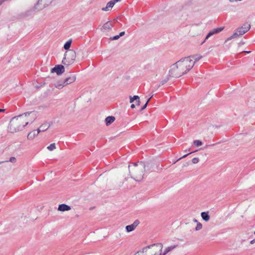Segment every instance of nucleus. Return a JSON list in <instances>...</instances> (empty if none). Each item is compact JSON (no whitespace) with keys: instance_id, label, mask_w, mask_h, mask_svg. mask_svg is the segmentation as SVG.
Listing matches in <instances>:
<instances>
[{"instance_id":"nucleus-1","label":"nucleus","mask_w":255,"mask_h":255,"mask_svg":"<svg viewBox=\"0 0 255 255\" xmlns=\"http://www.w3.org/2000/svg\"><path fill=\"white\" fill-rule=\"evenodd\" d=\"M145 164L144 162L133 163L128 165L129 172L131 177L136 181H140L143 178Z\"/></svg>"},{"instance_id":"nucleus-2","label":"nucleus","mask_w":255,"mask_h":255,"mask_svg":"<svg viewBox=\"0 0 255 255\" xmlns=\"http://www.w3.org/2000/svg\"><path fill=\"white\" fill-rule=\"evenodd\" d=\"M26 115H18L13 117L10 121L8 130L11 133L22 130L26 126L24 123Z\"/></svg>"},{"instance_id":"nucleus-3","label":"nucleus","mask_w":255,"mask_h":255,"mask_svg":"<svg viewBox=\"0 0 255 255\" xmlns=\"http://www.w3.org/2000/svg\"><path fill=\"white\" fill-rule=\"evenodd\" d=\"M177 65L181 71L183 72V74H185L193 68L194 63L192 62L191 58L187 57L178 61Z\"/></svg>"},{"instance_id":"nucleus-4","label":"nucleus","mask_w":255,"mask_h":255,"mask_svg":"<svg viewBox=\"0 0 255 255\" xmlns=\"http://www.w3.org/2000/svg\"><path fill=\"white\" fill-rule=\"evenodd\" d=\"M76 56V52L74 50L71 49L67 51L65 53L62 62L65 65H70L74 62Z\"/></svg>"},{"instance_id":"nucleus-5","label":"nucleus","mask_w":255,"mask_h":255,"mask_svg":"<svg viewBox=\"0 0 255 255\" xmlns=\"http://www.w3.org/2000/svg\"><path fill=\"white\" fill-rule=\"evenodd\" d=\"M251 27L250 24L246 23L242 27L237 29L233 35L228 38L226 41L230 40L238 36L242 35L248 31Z\"/></svg>"},{"instance_id":"nucleus-6","label":"nucleus","mask_w":255,"mask_h":255,"mask_svg":"<svg viewBox=\"0 0 255 255\" xmlns=\"http://www.w3.org/2000/svg\"><path fill=\"white\" fill-rule=\"evenodd\" d=\"M169 75L172 77L179 78L184 75V74L183 72H182L180 69L179 68L178 66L177 65V62H176L171 66Z\"/></svg>"},{"instance_id":"nucleus-7","label":"nucleus","mask_w":255,"mask_h":255,"mask_svg":"<svg viewBox=\"0 0 255 255\" xmlns=\"http://www.w3.org/2000/svg\"><path fill=\"white\" fill-rule=\"evenodd\" d=\"M53 0H38L34 6V9L37 10H41L50 5Z\"/></svg>"},{"instance_id":"nucleus-8","label":"nucleus","mask_w":255,"mask_h":255,"mask_svg":"<svg viewBox=\"0 0 255 255\" xmlns=\"http://www.w3.org/2000/svg\"><path fill=\"white\" fill-rule=\"evenodd\" d=\"M21 115H26L24 123L27 126L29 123H32L34 121L36 114L34 112H30L25 113Z\"/></svg>"},{"instance_id":"nucleus-9","label":"nucleus","mask_w":255,"mask_h":255,"mask_svg":"<svg viewBox=\"0 0 255 255\" xmlns=\"http://www.w3.org/2000/svg\"><path fill=\"white\" fill-rule=\"evenodd\" d=\"M224 27H218L216 28H214L212 29L209 31V32L208 33V34L206 35L204 40L203 41L202 44L205 42V41L211 36H213V35L215 34H217L221 32L223 29Z\"/></svg>"},{"instance_id":"nucleus-10","label":"nucleus","mask_w":255,"mask_h":255,"mask_svg":"<svg viewBox=\"0 0 255 255\" xmlns=\"http://www.w3.org/2000/svg\"><path fill=\"white\" fill-rule=\"evenodd\" d=\"M64 72V67L62 65H58L55 66L51 69V72H55L57 75H61Z\"/></svg>"},{"instance_id":"nucleus-11","label":"nucleus","mask_w":255,"mask_h":255,"mask_svg":"<svg viewBox=\"0 0 255 255\" xmlns=\"http://www.w3.org/2000/svg\"><path fill=\"white\" fill-rule=\"evenodd\" d=\"M76 77L75 74H71L69 77H67L64 81L66 86L71 84L75 81Z\"/></svg>"},{"instance_id":"nucleus-12","label":"nucleus","mask_w":255,"mask_h":255,"mask_svg":"<svg viewBox=\"0 0 255 255\" xmlns=\"http://www.w3.org/2000/svg\"><path fill=\"white\" fill-rule=\"evenodd\" d=\"M71 209V208L70 206L67 205L65 204H60L58 208V210L60 211H69Z\"/></svg>"},{"instance_id":"nucleus-13","label":"nucleus","mask_w":255,"mask_h":255,"mask_svg":"<svg viewBox=\"0 0 255 255\" xmlns=\"http://www.w3.org/2000/svg\"><path fill=\"white\" fill-rule=\"evenodd\" d=\"M153 245H149L148 246L145 248H143L141 251H138L137 253H136L134 255H145V253L147 252V250L148 249L151 248V247H153Z\"/></svg>"},{"instance_id":"nucleus-14","label":"nucleus","mask_w":255,"mask_h":255,"mask_svg":"<svg viewBox=\"0 0 255 255\" xmlns=\"http://www.w3.org/2000/svg\"><path fill=\"white\" fill-rule=\"evenodd\" d=\"M40 132L39 131L38 129L37 130H33V131L29 132L27 135V138L29 139H33L36 136H37L38 133Z\"/></svg>"},{"instance_id":"nucleus-15","label":"nucleus","mask_w":255,"mask_h":255,"mask_svg":"<svg viewBox=\"0 0 255 255\" xmlns=\"http://www.w3.org/2000/svg\"><path fill=\"white\" fill-rule=\"evenodd\" d=\"M116 2L114 0H111L108 2L107 4V5L105 7L102 8V10L103 11H108L109 10L110 8H112L114 5H115Z\"/></svg>"},{"instance_id":"nucleus-16","label":"nucleus","mask_w":255,"mask_h":255,"mask_svg":"<svg viewBox=\"0 0 255 255\" xmlns=\"http://www.w3.org/2000/svg\"><path fill=\"white\" fill-rule=\"evenodd\" d=\"M50 124L48 123H45L43 124L41 126L39 127V128H38L39 131H44L46 130L49 127H50Z\"/></svg>"},{"instance_id":"nucleus-17","label":"nucleus","mask_w":255,"mask_h":255,"mask_svg":"<svg viewBox=\"0 0 255 255\" xmlns=\"http://www.w3.org/2000/svg\"><path fill=\"white\" fill-rule=\"evenodd\" d=\"M113 27V25L111 21H108L103 26V29L105 30H110Z\"/></svg>"},{"instance_id":"nucleus-18","label":"nucleus","mask_w":255,"mask_h":255,"mask_svg":"<svg viewBox=\"0 0 255 255\" xmlns=\"http://www.w3.org/2000/svg\"><path fill=\"white\" fill-rule=\"evenodd\" d=\"M188 57L191 58V59L192 62H193L194 65L196 62L198 61L199 60H200L201 59L202 56L201 55H195L189 56Z\"/></svg>"},{"instance_id":"nucleus-19","label":"nucleus","mask_w":255,"mask_h":255,"mask_svg":"<svg viewBox=\"0 0 255 255\" xmlns=\"http://www.w3.org/2000/svg\"><path fill=\"white\" fill-rule=\"evenodd\" d=\"M115 120V118L113 116H109L105 119L107 126L111 125Z\"/></svg>"},{"instance_id":"nucleus-20","label":"nucleus","mask_w":255,"mask_h":255,"mask_svg":"<svg viewBox=\"0 0 255 255\" xmlns=\"http://www.w3.org/2000/svg\"><path fill=\"white\" fill-rule=\"evenodd\" d=\"M201 216L203 220L206 222L208 221L210 219V216L209 215L208 212H202Z\"/></svg>"},{"instance_id":"nucleus-21","label":"nucleus","mask_w":255,"mask_h":255,"mask_svg":"<svg viewBox=\"0 0 255 255\" xmlns=\"http://www.w3.org/2000/svg\"><path fill=\"white\" fill-rule=\"evenodd\" d=\"M129 99V102L130 103H133L134 101H136V102L138 103V105H139L140 100L139 97L138 96H134L133 97L130 96Z\"/></svg>"},{"instance_id":"nucleus-22","label":"nucleus","mask_w":255,"mask_h":255,"mask_svg":"<svg viewBox=\"0 0 255 255\" xmlns=\"http://www.w3.org/2000/svg\"><path fill=\"white\" fill-rule=\"evenodd\" d=\"M35 10V9H34V7L33 8V9H30L27 10L26 11L22 13V15L24 17H27L30 16L32 14L33 11Z\"/></svg>"},{"instance_id":"nucleus-23","label":"nucleus","mask_w":255,"mask_h":255,"mask_svg":"<svg viewBox=\"0 0 255 255\" xmlns=\"http://www.w3.org/2000/svg\"><path fill=\"white\" fill-rule=\"evenodd\" d=\"M55 87L58 89H61L62 88H63L64 86H66L65 84L64 83V81L61 82H59L56 84H55Z\"/></svg>"},{"instance_id":"nucleus-24","label":"nucleus","mask_w":255,"mask_h":255,"mask_svg":"<svg viewBox=\"0 0 255 255\" xmlns=\"http://www.w3.org/2000/svg\"><path fill=\"white\" fill-rule=\"evenodd\" d=\"M71 43H72V40H69L68 41H67L64 45V49L65 50H68L71 46Z\"/></svg>"},{"instance_id":"nucleus-25","label":"nucleus","mask_w":255,"mask_h":255,"mask_svg":"<svg viewBox=\"0 0 255 255\" xmlns=\"http://www.w3.org/2000/svg\"><path fill=\"white\" fill-rule=\"evenodd\" d=\"M135 227L132 224L128 225L126 227V231L127 232H130L135 229Z\"/></svg>"},{"instance_id":"nucleus-26","label":"nucleus","mask_w":255,"mask_h":255,"mask_svg":"<svg viewBox=\"0 0 255 255\" xmlns=\"http://www.w3.org/2000/svg\"><path fill=\"white\" fill-rule=\"evenodd\" d=\"M47 148L49 151L53 150L54 149H55L56 148L55 143H53L50 144L48 146H47Z\"/></svg>"},{"instance_id":"nucleus-27","label":"nucleus","mask_w":255,"mask_h":255,"mask_svg":"<svg viewBox=\"0 0 255 255\" xmlns=\"http://www.w3.org/2000/svg\"><path fill=\"white\" fill-rule=\"evenodd\" d=\"M193 143L196 146H199L202 144V141L199 140H195L193 141Z\"/></svg>"},{"instance_id":"nucleus-28","label":"nucleus","mask_w":255,"mask_h":255,"mask_svg":"<svg viewBox=\"0 0 255 255\" xmlns=\"http://www.w3.org/2000/svg\"><path fill=\"white\" fill-rule=\"evenodd\" d=\"M152 96H151L150 97H149V98L147 100V101H146V102L145 103V104L144 105V106L141 108V110H143L144 109H145L146 107H147V105L149 102V101H150V100L151 99V98H152Z\"/></svg>"},{"instance_id":"nucleus-29","label":"nucleus","mask_w":255,"mask_h":255,"mask_svg":"<svg viewBox=\"0 0 255 255\" xmlns=\"http://www.w3.org/2000/svg\"><path fill=\"white\" fill-rule=\"evenodd\" d=\"M202 228V225L201 223H198L197 224V226L195 228V230L196 231H199L200 230H201Z\"/></svg>"},{"instance_id":"nucleus-30","label":"nucleus","mask_w":255,"mask_h":255,"mask_svg":"<svg viewBox=\"0 0 255 255\" xmlns=\"http://www.w3.org/2000/svg\"><path fill=\"white\" fill-rule=\"evenodd\" d=\"M192 161L193 163L196 164L199 161V159L198 158L195 157L192 159Z\"/></svg>"},{"instance_id":"nucleus-31","label":"nucleus","mask_w":255,"mask_h":255,"mask_svg":"<svg viewBox=\"0 0 255 255\" xmlns=\"http://www.w3.org/2000/svg\"><path fill=\"white\" fill-rule=\"evenodd\" d=\"M16 161V158L14 157H11L9 158V161L12 163H15Z\"/></svg>"},{"instance_id":"nucleus-32","label":"nucleus","mask_w":255,"mask_h":255,"mask_svg":"<svg viewBox=\"0 0 255 255\" xmlns=\"http://www.w3.org/2000/svg\"><path fill=\"white\" fill-rule=\"evenodd\" d=\"M139 221H138V220H135V221H134V222L132 224V225L133 226H134V227L135 228H136V227L138 226V225L139 224Z\"/></svg>"},{"instance_id":"nucleus-33","label":"nucleus","mask_w":255,"mask_h":255,"mask_svg":"<svg viewBox=\"0 0 255 255\" xmlns=\"http://www.w3.org/2000/svg\"><path fill=\"white\" fill-rule=\"evenodd\" d=\"M120 36L119 35H116L113 37H111L110 39L113 40H117L119 38H120Z\"/></svg>"},{"instance_id":"nucleus-34","label":"nucleus","mask_w":255,"mask_h":255,"mask_svg":"<svg viewBox=\"0 0 255 255\" xmlns=\"http://www.w3.org/2000/svg\"><path fill=\"white\" fill-rule=\"evenodd\" d=\"M191 153H192V152H189V153H187V154H186L184 155L183 156H182V157H180V158L177 160V161H178V160H180V159H182V158H183L186 157L187 155H188L189 154H191Z\"/></svg>"},{"instance_id":"nucleus-35","label":"nucleus","mask_w":255,"mask_h":255,"mask_svg":"<svg viewBox=\"0 0 255 255\" xmlns=\"http://www.w3.org/2000/svg\"><path fill=\"white\" fill-rule=\"evenodd\" d=\"M125 32L124 31H122L120 33L119 36H120V37H122V36H124L125 35Z\"/></svg>"},{"instance_id":"nucleus-36","label":"nucleus","mask_w":255,"mask_h":255,"mask_svg":"<svg viewBox=\"0 0 255 255\" xmlns=\"http://www.w3.org/2000/svg\"><path fill=\"white\" fill-rule=\"evenodd\" d=\"M168 80H164V81H162L161 82V84L162 85H164L165 83H166L167 82Z\"/></svg>"},{"instance_id":"nucleus-37","label":"nucleus","mask_w":255,"mask_h":255,"mask_svg":"<svg viewBox=\"0 0 255 255\" xmlns=\"http://www.w3.org/2000/svg\"><path fill=\"white\" fill-rule=\"evenodd\" d=\"M131 108L134 109L135 107V105L133 104H131L130 106Z\"/></svg>"},{"instance_id":"nucleus-38","label":"nucleus","mask_w":255,"mask_h":255,"mask_svg":"<svg viewBox=\"0 0 255 255\" xmlns=\"http://www.w3.org/2000/svg\"><path fill=\"white\" fill-rule=\"evenodd\" d=\"M5 0H0V5L2 4L3 2H4Z\"/></svg>"},{"instance_id":"nucleus-39","label":"nucleus","mask_w":255,"mask_h":255,"mask_svg":"<svg viewBox=\"0 0 255 255\" xmlns=\"http://www.w3.org/2000/svg\"><path fill=\"white\" fill-rule=\"evenodd\" d=\"M255 240H252V241H251V244H254V242H255Z\"/></svg>"},{"instance_id":"nucleus-40","label":"nucleus","mask_w":255,"mask_h":255,"mask_svg":"<svg viewBox=\"0 0 255 255\" xmlns=\"http://www.w3.org/2000/svg\"><path fill=\"white\" fill-rule=\"evenodd\" d=\"M230 2H233L234 1H237L236 0H229Z\"/></svg>"},{"instance_id":"nucleus-41","label":"nucleus","mask_w":255,"mask_h":255,"mask_svg":"<svg viewBox=\"0 0 255 255\" xmlns=\"http://www.w3.org/2000/svg\"><path fill=\"white\" fill-rule=\"evenodd\" d=\"M4 110H5L4 109H0V112H3Z\"/></svg>"},{"instance_id":"nucleus-42","label":"nucleus","mask_w":255,"mask_h":255,"mask_svg":"<svg viewBox=\"0 0 255 255\" xmlns=\"http://www.w3.org/2000/svg\"><path fill=\"white\" fill-rule=\"evenodd\" d=\"M136 105H137V106H139V105H138V103H137L136 102Z\"/></svg>"},{"instance_id":"nucleus-43","label":"nucleus","mask_w":255,"mask_h":255,"mask_svg":"<svg viewBox=\"0 0 255 255\" xmlns=\"http://www.w3.org/2000/svg\"><path fill=\"white\" fill-rule=\"evenodd\" d=\"M3 161H1V162H0V164L1 163H3Z\"/></svg>"},{"instance_id":"nucleus-44","label":"nucleus","mask_w":255,"mask_h":255,"mask_svg":"<svg viewBox=\"0 0 255 255\" xmlns=\"http://www.w3.org/2000/svg\"><path fill=\"white\" fill-rule=\"evenodd\" d=\"M194 221H195V222H197V220H196V219H195V220H194Z\"/></svg>"},{"instance_id":"nucleus-45","label":"nucleus","mask_w":255,"mask_h":255,"mask_svg":"<svg viewBox=\"0 0 255 255\" xmlns=\"http://www.w3.org/2000/svg\"><path fill=\"white\" fill-rule=\"evenodd\" d=\"M254 234H255V233H254Z\"/></svg>"}]
</instances>
